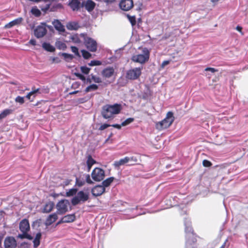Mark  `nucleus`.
Listing matches in <instances>:
<instances>
[{
	"label": "nucleus",
	"mask_w": 248,
	"mask_h": 248,
	"mask_svg": "<svg viewBox=\"0 0 248 248\" xmlns=\"http://www.w3.org/2000/svg\"><path fill=\"white\" fill-rule=\"evenodd\" d=\"M184 225L186 232L185 248H195V243L197 240L193 233L191 221L188 218H185Z\"/></svg>",
	"instance_id": "nucleus-1"
},
{
	"label": "nucleus",
	"mask_w": 248,
	"mask_h": 248,
	"mask_svg": "<svg viewBox=\"0 0 248 248\" xmlns=\"http://www.w3.org/2000/svg\"><path fill=\"white\" fill-rule=\"evenodd\" d=\"M122 109V106L120 104H107L102 107L101 115L105 119H111L114 115L120 113Z\"/></svg>",
	"instance_id": "nucleus-2"
},
{
	"label": "nucleus",
	"mask_w": 248,
	"mask_h": 248,
	"mask_svg": "<svg viewBox=\"0 0 248 248\" xmlns=\"http://www.w3.org/2000/svg\"><path fill=\"white\" fill-rule=\"evenodd\" d=\"M81 37L83 39L84 44L87 49L92 52H95L97 50V44L93 38L88 36L86 33H81Z\"/></svg>",
	"instance_id": "nucleus-3"
},
{
	"label": "nucleus",
	"mask_w": 248,
	"mask_h": 248,
	"mask_svg": "<svg viewBox=\"0 0 248 248\" xmlns=\"http://www.w3.org/2000/svg\"><path fill=\"white\" fill-rule=\"evenodd\" d=\"M174 120L173 113L171 111H169L166 118L156 124V128L160 130L167 128L171 125Z\"/></svg>",
	"instance_id": "nucleus-4"
},
{
	"label": "nucleus",
	"mask_w": 248,
	"mask_h": 248,
	"mask_svg": "<svg viewBox=\"0 0 248 248\" xmlns=\"http://www.w3.org/2000/svg\"><path fill=\"white\" fill-rule=\"evenodd\" d=\"M89 198V193L81 190L78 191L77 195L72 199L71 203L73 206H76L81 202H85L88 200Z\"/></svg>",
	"instance_id": "nucleus-5"
},
{
	"label": "nucleus",
	"mask_w": 248,
	"mask_h": 248,
	"mask_svg": "<svg viewBox=\"0 0 248 248\" xmlns=\"http://www.w3.org/2000/svg\"><path fill=\"white\" fill-rule=\"evenodd\" d=\"M142 52V54L133 56L132 57V60L133 62L141 64L148 61L150 56L149 50L147 48L144 47L143 48Z\"/></svg>",
	"instance_id": "nucleus-6"
},
{
	"label": "nucleus",
	"mask_w": 248,
	"mask_h": 248,
	"mask_svg": "<svg viewBox=\"0 0 248 248\" xmlns=\"http://www.w3.org/2000/svg\"><path fill=\"white\" fill-rule=\"evenodd\" d=\"M49 29L52 28L51 26L47 25L46 23L42 22L34 30V35L37 38L43 37L47 33L46 27Z\"/></svg>",
	"instance_id": "nucleus-7"
},
{
	"label": "nucleus",
	"mask_w": 248,
	"mask_h": 248,
	"mask_svg": "<svg viewBox=\"0 0 248 248\" xmlns=\"http://www.w3.org/2000/svg\"><path fill=\"white\" fill-rule=\"evenodd\" d=\"M70 202L68 200L63 199L60 201L56 204L57 213L58 215H63L68 211V206Z\"/></svg>",
	"instance_id": "nucleus-8"
},
{
	"label": "nucleus",
	"mask_w": 248,
	"mask_h": 248,
	"mask_svg": "<svg viewBox=\"0 0 248 248\" xmlns=\"http://www.w3.org/2000/svg\"><path fill=\"white\" fill-rule=\"evenodd\" d=\"M91 176L94 181L100 182L103 180L105 178V171L100 168H95L92 171Z\"/></svg>",
	"instance_id": "nucleus-9"
},
{
	"label": "nucleus",
	"mask_w": 248,
	"mask_h": 248,
	"mask_svg": "<svg viewBox=\"0 0 248 248\" xmlns=\"http://www.w3.org/2000/svg\"><path fill=\"white\" fill-rule=\"evenodd\" d=\"M141 73V69L140 68H135L127 71L126 78L131 80L136 79L140 76Z\"/></svg>",
	"instance_id": "nucleus-10"
},
{
	"label": "nucleus",
	"mask_w": 248,
	"mask_h": 248,
	"mask_svg": "<svg viewBox=\"0 0 248 248\" xmlns=\"http://www.w3.org/2000/svg\"><path fill=\"white\" fill-rule=\"evenodd\" d=\"M4 248H16L17 247V242L13 236H7L3 243Z\"/></svg>",
	"instance_id": "nucleus-11"
},
{
	"label": "nucleus",
	"mask_w": 248,
	"mask_h": 248,
	"mask_svg": "<svg viewBox=\"0 0 248 248\" xmlns=\"http://www.w3.org/2000/svg\"><path fill=\"white\" fill-rule=\"evenodd\" d=\"M82 2L81 3L80 0H68L67 5L73 11H78L81 7Z\"/></svg>",
	"instance_id": "nucleus-12"
},
{
	"label": "nucleus",
	"mask_w": 248,
	"mask_h": 248,
	"mask_svg": "<svg viewBox=\"0 0 248 248\" xmlns=\"http://www.w3.org/2000/svg\"><path fill=\"white\" fill-rule=\"evenodd\" d=\"M105 192V188L101 185H96L91 189L92 194L94 197L100 196Z\"/></svg>",
	"instance_id": "nucleus-13"
},
{
	"label": "nucleus",
	"mask_w": 248,
	"mask_h": 248,
	"mask_svg": "<svg viewBox=\"0 0 248 248\" xmlns=\"http://www.w3.org/2000/svg\"><path fill=\"white\" fill-rule=\"evenodd\" d=\"M119 5L122 10L128 11L133 6V1L132 0H122Z\"/></svg>",
	"instance_id": "nucleus-14"
},
{
	"label": "nucleus",
	"mask_w": 248,
	"mask_h": 248,
	"mask_svg": "<svg viewBox=\"0 0 248 248\" xmlns=\"http://www.w3.org/2000/svg\"><path fill=\"white\" fill-rule=\"evenodd\" d=\"M96 3L92 0H87L82 1V7H85V9L89 12H92L94 9Z\"/></svg>",
	"instance_id": "nucleus-15"
},
{
	"label": "nucleus",
	"mask_w": 248,
	"mask_h": 248,
	"mask_svg": "<svg viewBox=\"0 0 248 248\" xmlns=\"http://www.w3.org/2000/svg\"><path fill=\"white\" fill-rule=\"evenodd\" d=\"M114 73V69L113 67L108 66L104 68L101 72V75L105 78L111 77Z\"/></svg>",
	"instance_id": "nucleus-16"
},
{
	"label": "nucleus",
	"mask_w": 248,
	"mask_h": 248,
	"mask_svg": "<svg viewBox=\"0 0 248 248\" xmlns=\"http://www.w3.org/2000/svg\"><path fill=\"white\" fill-rule=\"evenodd\" d=\"M19 228L21 232H29L30 229L29 220L26 218L22 219L19 223Z\"/></svg>",
	"instance_id": "nucleus-17"
},
{
	"label": "nucleus",
	"mask_w": 248,
	"mask_h": 248,
	"mask_svg": "<svg viewBox=\"0 0 248 248\" xmlns=\"http://www.w3.org/2000/svg\"><path fill=\"white\" fill-rule=\"evenodd\" d=\"M58 218L57 214L54 213L49 215L47 217L45 224L46 226H48L54 222Z\"/></svg>",
	"instance_id": "nucleus-18"
},
{
	"label": "nucleus",
	"mask_w": 248,
	"mask_h": 248,
	"mask_svg": "<svg viewBox=\"0 0 248 248\" xmlns=\"http://www.w3.org/2000/svg\"><path fill=\"white\" fill-rule=\"evenodd\" d=\"M54 28L56 30L60 32H63L65 31L64 26L62 23L58 19H55L52 22Z\"/></svg>",
	"instance_id": "nucleus-19"
},
{
	"label": "nucleus",
	"mask_w": 248,
	"mask_h": 248,
	"mask_svg": "<svg viewBox=\"0 0 248 248\" xmlns=\"http://www.w3.org/2000/svg\"><path fill=\"white\" fill-rule=\"evenodd\" d=\"M54 206V203L53 202H47L44 205V207L42 209V212L43 213H50L53 210Z\"/></svg>",
	"instance_id": "nucleus-20"
},
{
	"label": "nucleus",
	"mask_w": 248,
	"mask_h": 248,
	"mask_svg": "<svg viewBox=\"0 0 248 248\" xmlns=\"http://www.w3.org/2000/svg\"><path fill=\"white\" fill-rule=\"evenodd\" d=\"M95 163H96V161L93 158L91 155H88L86 161V164L87 165V171H90L93 165Z\"/></svg>",
	"instance_id": "nucleus-21"
},
{
	"label": "nucleus",
	"mask_w": 248,
	"mask_h": 248,
	"mask_svg": "<svg viewBox=\"0 0 248 248\" xmlns=\"http://www.w3.org/2000/svg\"><path fill=\"white\" fill-rule=\"evenodd\" d=\"M23 20V18L22 17L17 18L11 22H10L8 24L5 25V27L6 28H10L15 25L20 24Z\"/></svg>",
	"instance_id": "nucleus-22"
},
{
	"label": "nucleus",
	"mask_w": 248,
	"mask_h": 248,
	"mask_svg": "<svg viewBox=\"0 0 248 248\" xmlns=\"http://www.w3.org/2000/svg\"><path fill=\"white\" fill-rule=\"evenodd\" d=\"M42 47L48 52H53L55 51V47L49 43L44 42L42 44Z\"/></svg>",
	"instance_id": "nucleus-23"
},
{
	"label": "nucleus",
	"mask_w": 248,
	"mask_h": 248,
	"mask_svg": "<svg viewBox=\"0 0 248 248\" xmlns=\"http://www.w3.org/2000/svg\"><path fill=\"white\" fill-rule=\"evenodd\" d=\"M129 162L128 156H126L124 158H122L118 161H116L114 163V166L115 167H119L121 165H124V164Z\"/></svg>",
	"instance_id": "nucleus-24"
},
{
	"label": "nucleus",
	"mask_w": 248,
	"mask_h": 248,
	"mask_svg": "<svg viewBox=\"0 0 248 248\" xmlns=\"http://www.w3.org/2000/svg\"><path fill=\"white\" fill-rule=\"evenodd\" d=\"M42 234L40 232H38L33 241V247L34 248H37L40 244V239L41 238Z\"/></svg>",
	"instance_id": "nucleus-25"
},
{
	"label": "nucleus",
	"mask_w": 248,
	"mask_h": 248,
	"mask_svg": "<svg viewBox=\"0 0 248 248\" xmlns=\"http://www.w3.org/2000/svg\"><path fill=\"white\" fill-rule=\"evenodd\" d=\"M59 55L63 57L64 60L67 62L71 61L74 58L73 55L65 52H60Z\"/></svg>",
	"instance_id": "nucleus-26"
},
{
	"label": "nucleus",
	"mask_w": 248,
	"mask_h": 248,
	"mask_svg": "<svg viewBox=\"0 0 248 248\" xmlns=\"http://www.w3.org/2000/svg\"><path fill=\"white\" fill-rule=\"evenodd\" d=\"M65 223L72 222L75 221L76 216L74 214H68L63 217Z\"/></svg>",
	"instance_id": "nucleus-27"
},
{
	"label": "nucleus",
	"mask_w": 248,
	"mask_h": 248,
	"mask_svg": "<svg viewBox=\"0 0 248 248\" xmlns=\"http://www.w3.org/2000/svg\"><path fill=\"white\" fill-rule=\"evenodd\" d=\"M63 6L60 3H56L54 4H51L50 5V12H55L58 9L62 8Z\"/></svg>",
	"instance_id": "nucleus-28"
},
{
	"label": "nucleus",
	"mask_w": 248,
	"mask_h": 248,
	"mask_svg": "<svg viewBox=\"0 0 248 248\" xmlns=\"http://www.w3.org/2000/svg\"><path fill=\"white\" fill-rule=\"evenodd\" d=\"M114 180V177H110L106 180H104L102 182V186H103V187L105 188L106 187H108L110 185L111 183Z\"/></svg>",
	"instance_id": "nucleus-29"
},
{
	"label": "nucleus",
	"mask_w": 248,
	"mask_h": 248,
	"mask_svg": "<svg viewBox=\"0 0 248 248\" xmlns=\"http://www.w3.org/2000/svg\"><path fill=\"white\" fill-rule=\"evenodd\" d=\"M22 234H18L17 237L21 239L26 238L28 240H31L33 239L32 236L31 235L28 233V232H21Z\"/></svg>",
	"instance_id": "nucleus-30"
},
{
	"label": "nucleus",
	"mask_w": 248,
	"mask_h": 248,
	"mask_svg": "<svg viewBox=\"0 0 248 248\" xmlns=\"http://www.w3.org/2000/svg\"><path fill=\"white\" fill-rule=\"evenodd\" d=\"M66 27L68 30H76L78 28L79 25L78 23L75 22H72L68 23L67 24Z\"/></svg>",
	"instance_id": "nucleus-31"
},
{
	"label": "nucleus",
	"mask_w": 248,
	"mask_h": 248,
	"mask_svg": "<svg viewBox=\"0 0 248 248\" xmlns=\"http://www.w3.org/2000/svg\"><path fill=\"white\" fill-rule=\"evenodd\" d=\"M31 13L35 17H39L41 15V11L36 7L33 6L31 8Z\"/></svg>",
	"instance_id": "nucleus-32"
},
{
	"label": "nucleus",
	"mask_w": 248,
	"mask_h": 248,
	"mask_svg": "<svg viewBox=\"0 0 248 248\" xmlns=\"http://www.w3.org/2000/svg\"><path fill=\"white\" fill-rule=\"evenodd\" d=\"M56 47L60 50H65L66 48V44L60 41H57L55 43Z\"/></svg>",
	"instance_id": "nucleus-33"
},
{
	"label": "nucleus",
	"mask_w": 248,
	"mask_h": 248,
	"mask_svg": "<svg viewBox=\"0 0 248 248\" xmlns=\"http://www.w3.org/2000/svg\"><path fill=\"white\" fill-rule=\"evenodd\" d=\"M39 91V88L33 90L28 93V94L25 97L28 98L31 102H32L34 100V97H32V95H33L35 93H38Z\"/></svg>",
	"instance_id": "nucleus-34"
},
{
	"label": "nucleus",
	"mask_w": 248,
	"mask_h": 248,
	"mask_svg": "<svg viewBox=\"0 0 248 248\" xmlns=\"http://www.w3.org/2000/svg\"><path fill=\"white\" fill-rule=\"evenodd\" d=\"M12 110L10 109H5L0 113V120L6 117L7 116L11 114Z\"/></svg>",
	"instance_id": "nucleus-35"
},
{
	"label": "nucleus",
	"mask_w": 248,
	"mask_h": 248,
	"mask_svg": "<svg viewBox=\"0 0 248 248\" xmlns=\"http://www.w3.org/2000/svg\"><path fill=\"white\" fill-rule=\"evenodd\" d=\"M98 89V86L95 84H91L89 86H88L85 89V92L86 93H88L91 91H96Z\"/></svg>",
	"instance_id": "nucleus-36"
},
{
	"label": "nucleus",
	"mask_w": 248,
	"mask_h": 248,
	"mask_svg": "<svg viewBox=\"0 0 248 248\" xmlns=\"http://www.w3.org/2000/svg\"><path fill=\"white\" fill-rule=\"evenodd\" d=\"M47 2H46V3L45 5H41L39 6L41 10L45 13H46L48 11H50V3Z\"/></svg>",
	"instance_id": "nucleus-37"
},
{
	"label": "nucleus",
	"mask_w": 248,
	"mask_h": 248,
	"mask_svg": "<svg viewBox=\"0 0 248 248\" xmlns=\"http://www.w3.org/2000/svg\"><path fill=\"white\" fill-rule=\"evenodd\" d=\"M85 183V181L83 178L81 179L80 177L78 178L77 177L76 179V184L78 186L80 187L83 186Z\"/></svg>",
	"instance_id": "nucleus-38"
},
{
	"label": "nucleus",
	"mask_w": 248,
	"mask_h": 248,
	"mask_svg": "<svg viewBox=\"0 0 248 248\" xmlns=\"http://www.w3.org/2000/svg\"><path fill=\"white\" fill-rule=\"evenodd\" d=\"M81 52L82 53V57L85 59H88L90 58H91L92 56V54L88 51H87L86 50L82 49V50H81Z\"/></svg>",
	"instance_id": "nucleus-39"
},
{
	"label": "nucleus",
	"mask_w": 248,
	"mask_h": 248,
	"mask_svg": "<svg viewBox=\"0 0 248 248\" xmlns=\"http://www.w3.org/2000/svg\"><path fill=\"white\" fill-rule=\"evenodd\" d=\"M77 191V188H71L66 192V195L67 197L73 196L76 194Z\"/></svg>",
	"instance_id": "nucleus-40"
},
{
	"label": "nucleus",
	"mask_w": 248,
	"mask_h": 248,
	"mask_svg": "<svg viewBox=\"0 0 248 248\" xmlns=\"http://www.w3.org/2000/svg\"><path fill=\"white\" fill-rule=\"evenodd\" d=\"M41 223V219H37L32 222V223L31 224V227H32L33 229H37L38 228H39L40 226Z\"/></svg>",
	"instance_id": "nucleus-41"
},
{
	"label": "nucleus",
	"mask_w": 248,
	"mask_h": 248,
	"mask_svg": "<svg viewBox=\"0 0 248 248\" xmlns=\"http://www.w3.org/2000/svg\"><path fill=\"white\" fill-rule=\"evenodd\" d=\"M83 178H85V182L86 183H87L88 184H93L94 183L93 182L92 180V179H91V177H90V174H84L83 175Z\"/></svg>",
	"instance_id": "nucleus-42"
},
{
	"label": "nucleus",
	"mask_w": 248,
	"mask_h": 248,
	"mask_svg": "<svg viewBox=\"0 0 248 248\" xmlns=\"http://www.w3.org/2000/svg\"><path fill=\"white\" fill-rule=\"evenodd\" d=\"M90 76L91 77L92 80H93L95 83H100L102 82V80L99 77H97L93 74H91Z\"/></svg>",
	"instance_id": "nucleus-43"
},
{
	"label": "nucleus",
	"mask_w": 248,
	"mask_h": 248,
	"mask_svg": "<svg viewBox=\"0 0 248 248\" xmlns=\"http://www.w3.org/2000/svg\"><path fill=\"white\" fill-rule=\"evenodd\" d=\"M80 70L83 74L87 75L89 73L91 68L86 66H82L80 67Z\"/></svg>",
	"instance_id": "nucleus-44"
},
{
	"label": "nucleus",
	"mask_w": 248,
	"mask_h": 248,
	"mask_svg": "<svg viewBox=\"0 0 248 248\" xmlns=\"http://www.w3.org/2000/svg\"><path fill=\"white\" fill-rule=\"evenodd\" d=\"M134 121V119L133 118H128L127 119H126L125 121H124L122 123V125L123 126H126L127 125L131 124Z\"/></svg>",
	"instance_id": "nucleus-45"
},
{
	"label": "nucleus",
	"mask_w": 248,
	"mask_h": 248,
	"mask_svg": "<svg viewBox=\"0 0 248 248\" xmlns=\"http://www.w3.org/2000/svg\"><path fill=\"white\" fill-rule=\"evenodd\" d=\"M101 64L102 62L98 60H92L88 63L89 65L91 66L100 65Z\"/></svg>",
	"instance_id": "nucleus-46"
},
{
	"label": "nucleus",
	"mask_w": 248,
	"mask_h": 248,
	"mask_svg": "<svg viewBox=\"0 0 248 248\" xmlns=\"http://www.w3.org/2000/svg\"><path fill=\"white\" fill-rule=\"evenodd\" d=\"M71 51L75 53V54L78 57H80V55L78 51V49L77 46H71Z\"/></svg>",
	"instance_id": "nucleus-47"
},
{
	"label": "nucleus",
	"mask_w": 248,
	"mask_h": 248,
	"mask_svg": "<svg viewBox=\"0 0 248 248\" xmlns=\"http://www.w3.org/2000/svg\"><path fill=\"white\" fill-rule=\"evenodd\" d=\"M75 75L79 79L83 81H85L86 79V77L80 73H75Z\"/></svg>",
	"instance_id": "nucleus-48"
},
{
	"label": "nucleus",
	"mask_w": 248,
	"mask_h": 248,
	"mask_svg": "<svg viewBox=\"0 0 248 248\" xmlns=\"http://www.w3.org/2000/svg\"><path fill=\"white\" fill-rule=\"evenodd\" d=\"M128 18L129 22L131 24V25L132 26H135L136 24V20L135 17L134 16H128Z\"/></svg>",
	"instance_id": "nucleus-49"
},
{
	"label": "nucleus",
	"mask_w": 248,
	"mask_h": 248,
	"mask_svg": "<svg viewBox=\"0 0 248 248\" xmlns=\"http://www.w3.org/2000/svg\"><path fill=\"white\" fill-rule=\"evenodd\" d=\"M15 101L16 102L19 103L20 104H23L25 102L24 97L17 96L15 99Z\"/></svg>",
	"instance_id": "nucleus-50"
},
{
	"label": "nucleus",
	"mask_w": 248,
	"mask_h": 248,
	"mask_svg": "<svg viewBox=\"0 0 248 248\" xmlns=\"http://www.w3.org/2000/svg\"><path fill=\"white\" fill-rule=\"evenodd\" d=\"M71 39L75 43H79L80 42V40L77 34L72 35Z\"/></svg>",
	"instance_id": "nucleus-51"
},
{
	"label": "nucleus",
	"mask_w": 248,
	"mask_h": 248,
	"mask_svg": "<svg viewBox=\"0 0 248 248\" xmlns=\"http://www.w3.org/2000/svg\"><path fill=\"white\" fill-rule=\"evenodd\" d=\"M202 165L204 167H209L212 165V163L208 160L204 159L202 161Z\"/></svg>",
	"instance_id": "nucleus-52"
},
{
	"label": "nucleus",
	"mask_w": 248,
	"mask_h": 248,
	"mask_svg": "<svg viewBox=\"0 0 248 248\" xmlns=\"http://www.w3.org/2000/svg\"><path fill=\"white\" fill-rule=\"evenodd\" d=\"M111 125L108 124H102L99 128V130H103L108 127L110 126Z\"/></svg>",
	"instance_id": "nucleus-53"
},
{
	"label": "nucleus",
	"mask_w": 248,
	"mask_h": 248,
	"mask_svg": "<svg viewBox=\"0 0 248 248\" xmlns=\"http://www.w3.org/2000/svg\"><path fill=\"white\" fill-rule=\"evenodd\" d=\"M204 71H210L212 73H214L215 72H217L218 71V70L217 69H215L214 68H212V67H206L205 69H204Z\"/></svg>",
	"instance_id": "nucleus-54"
},
{
	"label": "nucleus",
	"mask_w": 248,
	"mask_h": 248,
	"mask_svg": "<svg viewBox=\"0 0 248 248\" xmlns=\"http://www.w3.org/2000/svg\"><path fill=\"white\" fill-rule=\"evenodd\" d=\"M128 159H129V162L132 161L134 163H136L138 161V156H132L128 157Z\"/></svg>",
	"instance_id": "nucleus-55"
},
{
	"label": "nucleus",
	"mask_w": 248,
	"mask_h": 248,
	"mask_svg": "<svg viewBox=\"0 0 248 248\" xmlns=\"http://www.w3.org/2000/svg\"><path fill=\"white\" fill-rule=\"evenodd\" d=\"M28 243L24 242L21 243L18 246V248H28Z\"/></svg>",
	"instance_id": "nucleus-56"
},
{
	"label": "nucleus",
	"mask_w": 248,
	"mask_h": 248,
	"mask_svg": "<svg viewBox=\"0 0 248 248\" xmlns=\"http://www.w3.org/2000/svg\"><path fill=\"white\" fill-rule=\"evenodd\" d=\"M52 61L53 63H59L61 61L58 57H53L52 58Z\"/></svg>",
	"instance_id": "nucleus-57"
},
{
	"label": "nucleus",
	"mask_w": 248,
	"mask_h": 248,
	"mask_svg": "<svg viewBox=\"0 0 248 248\" xmlns=\"http://www.w3.org/2000/svg\"><path fill=\"white\" fill-rule=\"evenodd\" d=\"M110 126H112L114 128H117L118 129H120L121 127L122 126V124H113L111 125Z\"/></svg>",
	"instance_id": "nucleus-58"
},
{
	"label": "nucleus",
	"mask_w": 248,
	"mask_h": 248,
	"mask_svg": "<svg viewBox=\"0 0 248 248\" xmlns=\"http://www.w3.org/2000/svg\"><path fill=\"white\" fill-rule=\"evenodd\" d=\"M29 43L31 45L34 46L36 45V41L34 39H31L30 40Z\"/></svg>",
	"instance_id": "nucleus-59"
},
{
	"label": "nucleus",
	"mask_w": 248,
	"mask_h": 248,
	"mask_svg": "<svg viewBox=\"0 0 248 248\" xmlns=\"http://www.w3.org/2000/svg\"><path fill=\"white\" fill-rule=\"evenodd\" d=\"M170 61H164V62H163L162 63V64H161V66L162 67H164V66H165L166 65L169 64L170 63Z\"/></svg>",
	"instance_id": "nucleus-60"
},
{
	"label": "nucleus",
	"mask_w": 248,
	"mask_h": 248,
	"mask_svg": "<svg viewBox=\"0 0 248 248\" xmlns=\"http://www.w3.org/2000/svg\"><path fill=\"white\" fill-rule=\"evenodd\" d=\"M65 223V221H64V219L63 218V217H62L57 223V225H59V224H62V223Z\"/></svg>",
	"instance_id": "nucleus-61"
},
{
	"label": "nucleus",
	"mask_w": 248,
	"mask_h": 248,
	"mask_svg": "<svg viewBox=\"0 0 248 248\" xmlns=\"http://www.w3.org/2000/svg\"><path fill=\"white\" fill-rule=\"evenodd\" d=\"M115 0H105V2L107 4L112 3L114 2Z\"/></svg>",
	"instance_id": "nucleus-62"
},
{
	"label": "nucleus",
	"mask_w": 248,
	"mask_h": 248,
	"mask_svg": "<svg viewBox=\"0 0 248 248\" xmlns=\"http://www.w3.org/2000/svg\"><path fill=\"white\" fill-rule=\"evenodd\" d=\"M236 29L237 31L241 32L242 31V28L241 26H237L236 27Z\"/></svg>",
	"instance_id": "nucleus-63"
},
{
	"label": "nucleus",
	"mask_w": 248,
	"mask_h": 248,
	"mask_svg": "<svg viewBox=\"0 0 248 248\" xmlns=\"http://www.w3.org/2000/svg\"><path fill=\"white\" fill-rule=\"evenodd\" d=\"M228 241L227 239L225 240V241L224 242V243L222 244V245L219 248H224L226 245V243L227 241Z\"/></svg>",
	"instance_id": "nucleus-64"
}]
</instances>
